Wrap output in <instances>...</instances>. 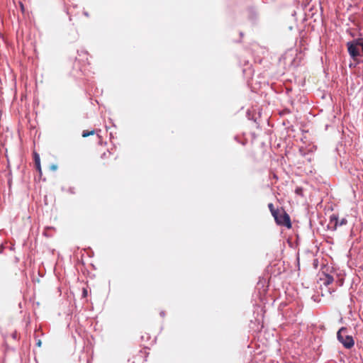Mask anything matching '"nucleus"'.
Returning a JSON list of instances; mask_svg holds the SVG:
<instances>
[{
	"label": "nucleus",
	"instance_id": "nucleus-1",
	"mask_svg": "<svg viewBox=\"0 0 363 363\" xmlns=\"http://www.w3.org/2000/svg\"><path fill=\"white\" fill-rule=\"evenodd\" d=\"M337 337L346 349H350L354 345L353 337L347 334V330L345 327L338 330Z\"/></svg>",
	"mask_w": 363,
	"mask_h": 363
},
{
	"label": "nucleus",
	"instance_id": "nucleus-2",
	"mask_svg": "<svg viewBox=\"0 0 363 363\" xmlns=\"http://www.w3.org/2000/svg\"><path fill=\"white\" fill-rule=\"evenodd\" d=\"M274 218L277 224L286 226L287 228H291L290 216L283 208H281L277 215H274Z\"/></svg>",
	"mask_w": 363,
	"mask_h": 363
},
{
	"label": "nucleus",
	"instance_id": "nucleus-3",
	"mask_svg": "<svg viewBox=\"0 0 363 363\" xmlns=\"http://www.w3.org/2000/svg\"><path fill=\"white\" fill-rule=\"evenodd\" d=\"M359 39L348 42L347 43V51L354 60H357V57L360 56V52L359 50Z\"/></svg>",
	"mask_w": 363,
	"mask_h": 363
},
{
	"label": "nucleus",
	"instance_id": "nucleus-4",
	"mask_svg": "<svg viewBox=\"0 0 363 363\" xmlns=\"http://www.w3.org/2000/svg\"><path fill=\"white\" fill-rule=\"evenodd\" d=\"M347 223V220L346 218H342L340 221H339L337 216L332 215L330 216V224L334 225V229H336L337 225H346Z\"/></svg>",
	"mask_w": 363,
	"mask_h": 363
},
{
	"label": "nucleus",
	"instance_id": "nucleus-5",
	"mask_svg": "<svg viewBox=\"0 0 363 363\" xmlns=\"http://www.w3.org/2000/svg\"><path fill=\"white\" fill-rule=\"evenodd\" d=\"M34 160H35V167L37 169V170L38 171L39 174H40V176H41L42 174V171H41V166H40V156L38 153L36 152H34Z\"/></svg>",
	"mask_w": 363,
	"mask_h": 363
},
{
	"label": "nucleus",
	"instance_id": "nucleus-6",
	"mask_svg": "<svg viewBox=\"0 0 363 363\" xmlns=\"http://www.w3.org/2000/svg\"><path fill=\"white\" fill-rule=\"evenodd\" d=\"M333 280L334 279L332 276L327 274V275H325V278L324 279V284L329 285L333 283Z\"/></svg>",
	"mask_w": 363,
	"mask_h": 363
},
{
	"label": "nucleus",
	"instance_id": "nucleus-7",
	"mask_svg": "<svg viewBox=\"0 0 363 363\" xmlns=\"http://www.w3.org/2000/svg\"><path fill=\"white\" fill-rule=\"evenodd\" d=\"M268 207H269L270 212L273 216H274V215H277L278 213V211L280 210V209H275L273 203H272L268 204Z\"/></svg>",
	"mask_w": 363,
	"mask_h": 363
},
{
	"label": "nucleus",
	"instance_id": "nucleus-8",
	"mask_svg": "<svg viewBox=\"0 0 363 363\" xmlns=\"http://www.w3.org/2000/svg\"><path fill=\"white\" fill-rule=\"evenodd\" d=\"M94 134H95V130H90V131H89V130H84L82 132V135L83 138H86V137H88L89 135H93Z\"/></svg>",
	"mask_w": 363,
	"mask_h": 363
},
{
	"label": "nucleus",
	"instance_id": "nucleus-9",
	"mask_svg": "<svg viewBox=\"0 0 363 363\" xmlns=\"http://www.w3.org/2000/svg\"><path fill=\"white\" fill-rule=\"evenodd\" d=\"M110 152L108 150L104 152L101 155V159H107L109 155H110Z\"/></svg>",
	"mask_w": 363,
	"mask_h": 363
},
{
	"label": "nucleus",
	"instance_id": "nucleus-10",
	"mask_svg": "<svg viewBox=\"0 0 363 363\" xmlns=\"http://www.w3.org/2000/svg\"><path fill=\"white\" fill-rule=\"evenodd\" d=\"M295 192L296 194L301 195L303 192V189L301 187H298L296 189Z\"/></svg>",
	"mask_w": 363,
	"mask_h": 363
},
{
	"label": "nucleus",
	"instance_id": "nucleus-11",
	"mask_svg": "<svg viewBox=\"0 0 363 363\" xmlns=\"http://www.w3.org/2000/svg\"><path fill=\"white\" fill-rule=\"evenodd\" d=\"M50 169L52 171H55L57 169V166L56 164H52L50 167Z\"/></svg>",
	"mask_w": 363,
	"mask_h": 363
},
{
	"label": "nucleus",
	"instance_id": "nucleus-12",
	"mask_svg": "<svg viewBox=\"0 0 363 363\" xmlns=\"http://www.w3.org/2000/svg\"><path fill=\"white\" fill-rule=\"evenodd\" d=\"M359 46L362 48V51L363 52V41H362L361 39H359Z\"/></svg>",
	"mask_w": 363,
	"mask_h": 363
},
{
	"label": "nucleus",
	"instance_id": "nucleus-13",
	"mask_svg": "<svg viewBox=\"0 0 363 363\" xmlns=\"http://www.w3.org/2000/svg\"><path fill=\"white\" fill-rule=\"evenodd\" d=\"M36 345H37V346H38V347H41V345H42V341H41L40 340H38V342H37V343H36Z\"/></svg>",
	"mask_w": 363,
	"mask_h": 363
},
{
	"label": "nucleus",
	"instance_id": "nucleus-14",
	"mask_svg": "<svg viewBox=\"0 0 363 363\" xmlns=\"http://www.w3.org/2000/svg\"><path fill=\"white\" fill-rule=\"evenodd\" d=\"M84 296L86 295V289H84Z\"/></svg>",
	"mask_w": 363,
	"mask_h": 363
}]
</instances>
